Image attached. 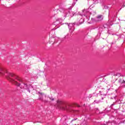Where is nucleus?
<instances>
[{
	"label": "nucleus",
	"instance_id": "obj_13",
	"mask_svg": "<svg viewBox=\"0 0 125 125\" xmlns=\"http://www.w3.org/2000/svg\"><path fill=\"white\" fill-rule=\"evenodd\" d=\"M94 102H95V103H99V102H100V101H97L95 100V101H94Z\"/></svg>",
	"mask_w": 125,
	"mask_h": 125
},
{
	"label": "nucleus",
	"instance_id": "obj_8",
	"mask_svg": "<svg viewBox=\"0 0 125 125\" xmlns=\"http://www.w3.org/2000/svg\"><path fill=\"white\" fill-rule=\"evenodd\" d=\"M71 12H72L71 10H69L68 12L66 13V15H67V16H72V15H71Z\"/></svg>",
	"mask_w": 125,
	"mask_h": 125
},
{
	"label": "nucleus",
	"instance_id": "obj_14",
	"mask_svg": "<svg viewBox=\"0 0 125 125\" xmlns=\"http://www.w3.org/2000/svg\"><path fill=\"white\" fill-rule=\"evenodd\" d=\"M50 41H54V38H53L50 40L49 42H50Z\"/></svg>",
	"mask_w": 125,
	"mask_h": 125
},
{
	"label": "nucleus",
	"instance_id": "obj_10",
	"mask_svg": "<svg viewBox=\"0 0 125 125\" xmlns=\"http://www.w3.org/2000/svg\"><path fill=\"white\" fill-rule=\"evenodd\" d=\"M83 22H84V20L83 19H81L79 20V24H83Z\"/></svg>",
	"mask_w": 125,
	"mask_h": 125
},
{
	"label": "nucleus",
	"instance_id": "obj_9",
	"mask_svg": "<svg viewBox=\"0 0 125 125\" xmlns=\"http://www.w3.org/2000/svg\"><path fill=\"white\" fill-rule=\"evenodd\" d=\"M60 24V21H59V20H57L55 22L54 25H59Z\"/></svg>",
	"mask_w": 125,
	"mask_h": 125
},
{
	"label": "nucleus",
	"instance_id": "obj_17",
	"mask_svg": "<svg viewBox=\"0 0 125 125\" xmlns=\"http://www.w3.org/2000/svg\"><path fill=\"white\" fill-rule=\"evenodd\" d=\"M110 99H113V97H110Z\"/></svg>",
	"mask_w": 125,
	"mask_h": 125
},
{
	"label": "nucleus",
	"instance_id": "obj_6",
	"mask_svg": "<svg viewBox=\"0 0 125 125\" xmlns=\"http://www.w3.org/2000/svg\"><path fill=\"white\" fill-rule=\"evenodd\" d=\"M119 83L121 84V85H124L125 83V81L124 79H120L118 81Z\"/></svg>",
	"mask_w": 125,
	"mask_h": 125
},
{
	"label": "nucleus",
	"instance_id": "obj_4",
	"mask_svg": "<svg viewBox=\"0 0 125 125\" xmlns=\"http://www.w3.org/2000/svg\"><path fill=\"white\" fill-rule=\"evenodd\" d=\"M57 104L59 107H61V108H62L63 110H68L66 104H65V103L63 102V101L59 100L57 101Z\"/></svg>",
	"mask_w": 125,
	"mask_h": 125
},
{
	"label": "nucleus",
	"instance_id": "obj_11",
	"mask_svg": "<svg viewBox=\"0 0 125 125\" xmlns=\"http://www.w3.org/2000/svg\"><path fill=\"white\" fill-rule=\"evenodd\" d=\"M50 100H51V101H54V99L52 97H49Z\"/></svg>",
	"mask_w": 125,
	"mask_h": 125
},
{
	"label": "nucleus",
	"instance_id": "obj_5",
	"mask_svg": "<svg viewBox=\"0 0 125 125\" xmlns=\"http://www.w3.org/2000/svg\"><path fill=\"white\" fill-rule=\"evenodd\" d=\"M68 26L71 33H73L75 31V23H69Z\"/></svg>",
	"mask_w": 125,
	"mask_h": 125
},
{
	"label": "nucleus",
	"instance_id": "obj_1",
	"mask_svg": "<svg viewBox=\"0 0 125 125\" xmlns=\"http://www.w3.org/2000/svg\"><path fill=\"white\" fill-rule=\"evenodd\" d=\"M0 75L3 76L4 75L7 77V80L11 83H13L18 86H20L21 84L18 83L17 81L22 83V79L20 77L17 76V75L14 74L13 73H9L7 72V70L3 69V68L0 66Z\"/></svg>",
	"mask_w": 125,
	"mask_h": 125
},
{
	"label": "nucleus",
	"instance_id": "obj_7",
	"mask_svg": "<svg viewBox=\"0 0 125 125\" xmlns=\"http://www.w3.org/2000/svg\"><path fill=\"white\" fill-rule=\"evenodd\" d=\"M98 20L97 21H101L102 19H103V18H102V16H99L97 17Z\"/></svg>",
	"mask_w": 125,
	"mask_h": 125
},
{
	"label": "nucleus",
	"instance_id": "obj_16",
	"mask_svg": "<svg viewBox=\"0 0 125 125\" xmlns=\"http://www.w3.org/2000/svg\"><path fill=\"white\" fill-rule=\"evenodd\" d=\"M113 98H114V99H116V95H114V96L113 97Z\"/></svg>",
	"mask_w": 125,
	"mask_h": 125
},
{
	"label": "nucleus",
	"instance_id": "obj_2",
	"mask_svg": "<svg viewBox=\"0 0 125 125\" xmlns=\"http://www.w3.org/2000/svg\"><path fill=\"white\" fill-rule=\"evenodd\" d=\"M38 94L39 100L42 101V102H44V103H47V102H48V100L46 99V98H47L46 95L44 94L43 93H41L40 92H38Z\"/></svg>",
	"mask_w": 125,
	"mask_h": 125
},
{
	"label": "nucleus",
	"instance_id": "obj_12",
	"mask_svg": "<svg viewBox=\"0 0 125 125\" xmlns=\"http://www.w3.org/2000/svg\"><path fill=\"white\" fill-rule=\"evenodd\" d=\"M83 12H84V13H86L88 12V10H84Z\"/></svg>",
	"mask_w": 125,
	"mask_h": 125
},
{
	"label": "nucleus",
	"instance_id": "obj_3",
	"mask_svg": "<svg viewBox=\"0 0 125 125\" xmlns=\"http://www.w3.org/2000/svg\"><path fill=\"white\" fill-rule=\"evenodd\" d=\"M21 88H23V89H26L28 91V92H30V89L32 88V86L30 84H28L27 83H22L21 85Z\"/></svg>",
	"mask_w": 125,
	"mask_h": 125
},
{
	"label": "nucleus",
	"instance_id": "obj_15",
	"mask_svg": "<svg viewBox=\"0 0 125 125\" xmlns=\"http://www.w3.org/2000/svg\"><path fill=\"white\" fill-rule=\"evenodd\" d=\"M114 105H115V104H112L111 105V107H112L113 106H114Z\"/></svg>",
	"mask_w": 125,
	"mask_h": 125
}]
</instances>
